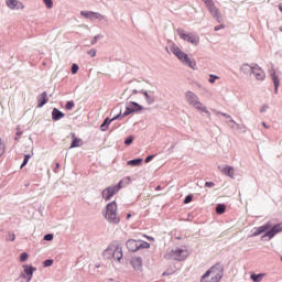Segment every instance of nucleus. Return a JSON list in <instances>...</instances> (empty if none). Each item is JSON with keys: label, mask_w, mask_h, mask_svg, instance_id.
Wrapping results in <instances>:
<instances>
[{"label": "nucleus", "mask_w": 282, "mask_h": 282, "mask_svg": "<svg viewBox=\"0 0 282 282\" xmlns=\"http://www.w3.org/2000/svg\"><path fill=\"white\" fill-rule=\"evenodd\" d=\"M187 249L176 248L167 252V259H174V261H185L188 258Z\"/></svg>", "instance_id": "8"}, {"label": "nucleus", "mask_w": 282, "mask_h": 282, "mask_svg": "<svg viewBox=\"0 0 282 282\" xmlns=\"http://www.w3.org/2000/svg\"><path fill=\"white\" fill-rule=\"evenodd\" d=\"M262 127H264V129H270V127L265 124V122H262Z\"/></svg>", "instance_id": "46"}, {"label": "nucleus", "mask_w": 282, "mask_h": 282, "mask_svg": "<svg viewBox=\"0 0 282 282\" xmlns=\"http://www.w3.org/2000/svg\"><path fill=\"white\" fill-rule=\"evenodd\" d=\"M140 164H142V159H134L128 161L129 166H140Z\"/></svg>", "instance_id": "24"}, {"label": "nucleus", "mask_w": 282, "mask_h": 282, "mask_svg": "<svg viewBox=\"0 0 282 282\" xmlns=\"http://www.w3.org/2000/svg\"><path fill=\"white\" fill-rule=\"evenodd\" d=\"M169 274H171V273L164 272V273H163V276H169Z\"/></svg>", "instance_id": "48"}, {"label": "nucleus", "mask_w": 282, "mask_h": 282, "mask_svg": "<svg viewBox=\"0 0 282 282\" xmlns=\"http://www.w3.org/2000/svg\"><path fill=\"white\" fill-rule=\"evenodd\" d=\"M267 234L263 237H269V239H272L275 235H279V232H282V223L278 224L272 227V223H267L256 229L253 232V237H259V235H263V232Z\"/></svg>", "instance_id": "2"}, {"label": "nucleus", "mask_w": 282, "mask_h": 282, "mask_svg": "<svg viewBox=\"0 0 282 282\" xmlns=\"http://www.w3.org/2000/svg\"><path fill=\"white\" fill-rule=\"evenodd\" d=\"M111 120V122H113V120H116V118H112V119H110Z\"/></svg>", "instance_id": "51"}, {"label": "nucleus", "mask_w": 282, "mask_h": 282, "mask_svg": "<svg viewBox=\"0 0 282 282\" xmlns=\"http://www.w3.org/2000/svg\"><path fill=\"white\" fill-rule=\"evenodd\" d=\"M53 263H54V260H45L44 261V267L50 268V265H52Z\"/></svg>", "instance_id": "38"}, {"label": "nucleus", "mask_w": 282, "mask_h": 282, "mask_svg": "<svg viewBox=\"0 0 282 282\" xmlns=\"http://www.w3.org/2000/svg\"><path fill=\"white\" fill-rule=\"evenodd\" d=\"M185 100L188 102V105H191V107H194V109H198V111H206V106L199 101V97H197L195 93H185Z\"/></svg>", "instance_id": "5"}, {"label": "nucleus", "mask_w": 282, "mask_h": 282, "mask_svg": "<svg viewBox=\"0 0 282 282\" xmlns=\"http://www.w3.org/2000/svg\"><path fill=\"white\" fill-rule=\"evenodd\" d=\"M44 6L48 8V10H52L54 8V2L52 0H43Z\"/></svg>", "instance_id": "28"}, {"label": "nucleus", "mask_w": 282, "mask_h": 282, "mask_svg": "<svg viewBox=\"0 0 282 282\" xmlns=\"http://www.w3.org/2000/svg\"><path fill=\"white\" fill-rule=\"evenodd\" d=\"M105 218L109 224H120V216H118V203H116V200L106 205Z\"/></svg>", "instance_id": "3"}, {"label": "nucleus", "mask_w": 282, "mask_h": 282, "mask_svg": "<svg viewBox=\"0 0 282 282\" xmlns=\"http://www.w3.org/2000/svg\"><path fill=\"white\" fill-rule=\"evenodd\" d=\"M62 118H65V113H63L57 108H54L52 111V119L56 121V120H61Z\"/></svg>", "instance_id": "22"}, {"label": "nucleus", "mask_w": 282, "mask_h": 282, "mask_svg": "<svg viewBox=\"0 0 282 282\" xmlns=\"http://www.w3.org/2000/svg\"><path fill=\"white\" fill-rule=\"evenodd\" d=\"M216 213L217 215H224V213H226V205L218 204L216 207Z\"/></svg>", "instance_id": "25"}, {"label": "nucleus", "mask_w": 282, "mask_h": 282, "mask_svg": "<svg viewBox=\"0 0 282 282\" xmlns=\"http://www.w3.org/2000/svg\"><path fill=\"white\" fill-rule=\"evenodd\" d=\"M78 69H79L78 65L77 64H73V66H72V74H78Z\"/></svg>", "instance_id": "34"}, {"label": "nucleus", "mask_w": 282, "mask_h": 282, "mask_svg": "<svg viewBox=\"0 0 282 282\" xmlns=\"http://www.w3.org/2000/svg\"><path fill=\"white\" fill-rule=\"evenodd\" d=\"M105 254L112 256V259L120 261V259H122V247L120 246V242L115 241L110 243L106 249Z\"/></svg>", "instance_id": "6"}, {"label": "nucleus", "mask_w": 282, "mask_h": 282, "mask_svg": "<svg viewBox=\"0 0 282 282\" xmlns=\"http://www.w3.org/2000/svg\"><path fill=\"white\" fill-rule=\"evenodd\" d=\"M47 93L44 91L37 97V107H43L44 105H47Z\"/></svg>", "instance_id": "20"}, {"label": "nucleus", "mask_w": 282, "mask_h": 282, "mask_svg": "<svg viewBox=\"0 0 282 282\" xmlns=\"http://www.w3.org/2000/svg\"><path fill=\"white\" fill-rule=\"evenodd\" d=\"M109 124H111V120L109 118L105 119L104 123L100 126L101 131H107Z\"/></svg>", "instance_id": "26"}, {"label": "nucleus", "mask_w": 282, "mask_h": 282, "mask_svg": "<svg viewBox=\"0 0 282 282\" xmlns=\"http://www.w3.org/2000/svg\"><path fill=\"white\" fill-rule=\"evenodd\" d=\"M156 191H162V186L159 185V186L156 187Z\"/></svg>", "instance_id": "49"}, {"label": "nucleus", "mask_w": 282, "mask_h": 282, "mask_svg": "<svg viewBox=\"0 0 282 282\" xmlns=\"http://www.w3.org/2000/svg\"><path fill=\"white\" fill-rule=\"evenodd\" d=\"M147 239H149V241H155V238L153 237H147Z\"/></svg>", "instance_id": "47"}, {"label": "nucleus", "mask_w": 282, "mask_h": 282, "mask_svg": "<svg viewBox=\"0 0 282 282\" xmlns=\"http://www.w3.org/2000/svg\"><path fill=\"white\" fill-rule=\"evenodd\" d=\"M52 239H54V235L52 234H47L44 236V241H52Z\"/></svg>", "instance_id": "36"}, {"label": "nucleus", "mask_w": 282, "mask_h": 282, "mask_svg": "<svg viewBox=\"0 0 282 282\" xmlns=\"http://www.w3.org/2000/svg\"><path fill=\"white\" fill-rule=\"evenodd\" d=\"M131 265L134 270H142V258H133Z\"/></svg>", "instance_id": "21"}, {"label": "nucleus", "mask_w": 282, "mask_h": 282, "mask_svg": "<svg viewBox=\"0 0 282 282\" xmlns=\"http://www.w3.org/2000/svg\"><path fill=\"white\" fill-rule=\"evenodd\" d=\"M65 108L69 111L74 109V101H67Z\"/></svg>", "instance_id": "31"}, {"label": "nucleus", "mask_w": 282, "mask_h": 282, "mask_svg": "<svg viewBox=\"0 0 282 282\" xmlns=\"http://www.w3.org/2000/svg\"><path fill=\"white\" fill-rule=\"evenodd\" d=\"M23 268H24L25 274H28V276H29L28 281H32V276H33L34 272H36V268L28 267V265H24Z\"/></svg>", "instance_id": "23"}, {"label": "nucleus", "mask_w": 282, "mask_h": 282, "mask_svg": "<svg viewBox=\"0 0 282 282\" xmlns=\"http://www.w3.org/2000/svg\"><path fill=\"white\" fill-rule=\"evenodd\" d=\"M127 219H131V214H128V215H127Z\"/></svg>", "instance_id": "50"}, {"label": "nucleus", "mask_w": 282, "mask_h": 282, "mask_svg": "<svg viewBox=\"0 0 282 282\" xmlns=\"http://www.w3.org/2000/svg\"><path fill=\"white\" fill-rule=\"evenodd\" d=\"M137 94H140L141 96H144L148 105H153V102H155V97L149 95V93H147L144 90L138 91L137 89H133L132 94L130 95V98H135Z\"/></svg>", "instance_id": "13"}, {"label": "nucleus", "mask_w": 282, "mask_h": 282, "mask_svg": "<svg viewBox=\"0 0 282 282\" xmlns=\"http://www.w3.org/2000/svg\"><path fill=\"white\" fill-rule=\"evenodd\" d=\"M6 3L10 10H23V8H25L23 2H19V0H6Z\"/></svg>", "instance_id": "15"}, {"label": "nucleus", "mask_w": 282, "mask_h": 282, "mask_svg": "<svg viewBox=\"0 0 282 282\" xmlns=\"http://www.w3.org/2000/svg\"><path fill=\"white\" fill-rule=\"evenodd\" d=\"M96 50L91 48L90 51L87 52L88 56H90L91 58H94V56H96Z\"/></svg>", "instance_id": "37"}, {"label": "nucleus", "mask_w": 282, "mask_h": 282, "mask_svg": "<svg viewBox=\"0 0 282 282\" xmlns=\"http://www.w3.org/2000/svg\"><path fill=\"white\" fill-rule=\"evenodd\" d=\"M216 80H219V76L216 75H209V83H215Z\"/></svg>", "instance_id": "32"}, {"label": "nucleus", "mask_w": 282, "mask_h": 282, "mask_svg": "<svg viewBox=\"0 0 282 282\" xmlns=\"http://www.w3.org/2000/svg\"><path fill=\"white\" fill-rule=\"evenodd\" d=\"M171 52L174 53L175 56L178 57L181 63H184V65H188L192 69H196L197 63L195 61H191L188 55L184 52H182L181 48H178L177 45L173 44L170 47Z\"/></svg>", "instance_id": "4"}, {"label": "nucleus", "mask_w": 282, "mask_h": 282, "mask_svg": "<svg viewBox=\"0 0 282 282\" xmlns=\"http://www.w3.org/2000/svg\"><path fill=\"white\" fill-rule=\"evenodd\" d=\"M30 158H32V155H30V154L24 155V160L21 165V169H23V166H25L28 164V162H30Z\"/></svg>", "instance_id": "29"}, {"label": "nucleus", "mask_w": 282, "mask_h": 282, "mask_svg": "<svg viewBox=\"0 0 282 282\" xmlns=\"http://www.w3.org/2000/svg\"><path fill=\"white\" fill-rule=\"evenodd\" d=\"M226 28L224 24H220L219 26H215L214 30L215 32H219V30H224Z\"/></svg>", "instance_id": "40"}, {"label": "nucleus", "mask_w": 282, "mask_h": 282, "mask_svg": "<svg viewBox=\"0 0 282 282\" xmlns=\"http://www.w3.org/2000/svg\"><path fill=\"white\" fill-rule=\"evenodd\" d=\"M80 14L82 17H85V19H90L91 21H94V19L102 20V14L94 11H82Z\"/></svg>", "instance_id": "16"}, {"label": "nucleus", "mask_w": 282, "mask_h": 282, "mask_svg": "<svg viewBox=\"0 0 282 282\" xmlns=\"http://www.w3.org/2000/svg\"><path fill=\"white\" fill-rule=\"evenodd\" d=\"M263 276H264V274H251V279H252L254 282H261V281H263Z\"/></svg>", "instance_id": "27"}, {"label": "nucleus", "mask_w": 282, "mask_h": 282, "mask_svg": "<svg viewBox=\"0 0 282 282\" xmlns=\"http://www.w3.org/2000/svg\"><path fill=\"white\" fill-rule=\"evenodd\" d=\"M124 144H127V147H129V144H133V137H128L124 141Z\"/></svg>", "instance_id": "35"}, {"label": "nucleus", "mask_w": 282, "mask_h": 282, "mask_svg": "<svg viewBox=\"0 0 282 282\" xmlns=\"http://www.w3.org/2000/svg\"><path fill=\"white\" fill-rule=\"evenodd\" d=\"M253 76L257 78V80H265V72L262 70V68L259 65H253L250 67Z\"/></svg>", "instance_id": "14"}, {"label": "nucleus", "mask_w": 282, "mask_h": 282, "mask_svg": "<svg viewBox=\"0 0 282 282\" xmlns=\"http://www.w3.org/2000/svg\"><path fill=\"white\" fill-rule=\"evenodd\" d=\"M218 169L220 170V173H223V175H227V177H235V167L226 165L225 167H220V165L218 166Z\"/></svg>", "instance_id": "18"}, {"label": "nucleus", "mask_w": 282, "mask_h": 282, "mask_svg": "<svg viewBox=\"0 0 282 282\" xmlns=\"http://www.w3.org/2000/svg\"><path fill=\"white\" fill-rule=\"evenodd\" d=\"M30 256L26 252L21 253L20 256V261L21 263H25V260L29 258Z\"/></svg>", "instance_id": "30"}, {"label": "nucleus", "mask_w": 282, "mask_h": 282, "mask_svg": "<svg viewBox=\"0 0 282 282\" xmlns=\"http://www.w3.org/2000/svg\"><path fill=\"white\" fill-rule=\"evenodd\" d=\"M120 188H122V181H120L115 186L106 187L101 193L102 199H105V202H109V199H111V197L116 195V193H118Z\"/></svg>", "instance_id": "10"}, {"label": "nucleus", "mask_w": 282, "mask_h": 282, "mask_svg": "<svg viewBox=\"0 0 282 282\" xmlns=\"http://www.w3.org/2000/svg\"><path fill=\"white\" fill-rule=\"evenodd\" d=\"M6 153V145L0 140V155H3Z\"/></svg>", "instance_id": "33"}, {"label": "nucleus", "mask_w": 282, "mask_h": 282, "mask_svg": "<svg viewBox=\"0 0 282 282\" xmlns=\"http://www.w3.org/2000/svg\"><path fill=\"white\" fill-rule=\"evenodd\" d=\"M70 138L73 140L70 143V149H76L78 147H83V144H84L83 139L76 137V133L72 132Z\"/></svg>", "instance_id": "17"}, {"label": "nucleus", "mask_w": 282, "mask_h": 282, "mask_svg": "<svg viewBox=\"0 0 282 282\" xmlns=\"http://www.w3.org/2000/svg\"><path fill=\"white\" fill-rule=\"evenodd\" d=\"M191 202H193V197L187 196L184 200V204H191Z\"/></svg>", "instance_id": "42"}, {"label": "nucleus", "mask_w": 282, "mask_h": 282, "mask_svg": "<svg viewBox=\"0 0 282 282\" xmlns=\"http://www.w3.org/2000/svg\"><path fill=\"white\" fill-rule=\"evenodd\" d=\"M205 186H206L207 188H213V186H215V184H214L213 182H206V183H205Z\"/></svg>", "instance_id": "41"}, {"label": "nucleus", "mask_w": 282, "mask_h": 282, "mask_svg": "<svg viewBox=\"0 0 282 282\" xmlns=\"http://www.w3.org/2000/svg\"><path fill=\"white\" fill-rule=\"evenodd\" d=\"M100 36L99 35H96L95 37H94V40L91 41V45H96V43H98V39H99Z\"/></svg>", "instance_id": "43"}, {"label": "nucleus", "mask_w": 282, "mask_h": 282, "mask_svg": "<svg viewBox=\"0 0 282 282\" xmlns=\"http://www.w3.org/2000/svg\"><path fill=\"white\" fill-rule=\"evenodd\" d=\"M141 248H151L149 242L141 241Z\"/></svg>", "instance_id": "39"}, {"label": "nucleus", "mask_w": 282, "mask_h": 282, "mask_svg": "<svg viewBox=\"0 0 282 282\" xmlns=\"http://www.w3.org/2000/svg\"><path fill=\"white\" fill-rule=\"evenodd\" d=\"M17 134H18V135H21V132H18Z\"/></svg>", "instance_id": "53"}, {"label": "nucleus", "mask_w": 282, "mask_h": 282, "mask_svg": "<svg viewBox=\"0 0 282 282\" xmlns=\"http://www.w3.org/2000/svg\"><path fill=\"white\" fill-rule=\"evenodd\" d=\"M270 76L273 80V84H274V87H275V94H276V91H279V85H280L279 75L276 74V70L271 69L270 70Z\"/></svg>", "instance_id": "19"}, {"label": "nucleus", "mask_w": 282, "mask_h": 282, "mask_svg": "<svg viewBox=\"0 0 282 282\" xmlns=\"http://www.w3.org/2000/svg\"><path fill=\"white\" fill-rule=\"evenodd\" d=\"M151 160H153V155H149V156L145 159V164H149V162H151Z\"/></svg>", "instance_id": "45"}, {"label": "nucleus", "mask_w": 282, "mask_h": 282, "mask_svg": "<svg viewBox=\"0 0 282 282\" xmlns=\"http://www.w3.org/2000/svg\"><path fill=\"white\" fill-rule=\"evenodd\" d=\"M202 1L205 4L206 9L208 10L209 14H212V17L216 19V21H218L219 23L221 21V11L219 10V8H217V4H215V1L213 0H202Z\"/></svg>", "instance_id": "7"}, {"label": "nucleus", "mask_w": 282, "mask_h": 282, "mask_svg": "<svg viewBox=\"0 0 282 282\" xmlns=\"http://www.w3.org/2000/svg\"><path fill=\"white\" fill-rule=\"evenodd\" d=\"M142 106L139 105L135 101H131L127 104L126 111L123 112V116H129L131 113H135V111H142Z\"/></svg>", "instance_id": "11"}, {"label": "nucleus", "mask_w": 282, "mask_h": 282, "mask_svg": "<svg viewBox=\"0 0 282 282\" xmlns=\"http://www.w3.org/2000/svg\"><path fill=\"white\" fill-rule=\"evenodd\" d=\"M177 34L183 41L192 43V45H199V35L193 33H186V31L178 29Z\"/></svg>", "instance_id": "9"}, {"label": "nucleus", "mask_w": 282, "mask_h": 282, "mask_svg": "<svg viewBox=\"0 0 282 282\" xmlns=\"http://www.w3.org/2000/svg\"><path fill=\"white\" fill-rule=\"evenodd\" d=\"M126 246L130 252H138L140 248H142V241L135 239H129L126 242Z\"/></svg>", "instance_id": "12"}, {"label": "nucleus", "mask_w": 282, "mask_h": 282, "mask_svg": "<svg viewBox=\"0 0 282 282\" xmlns=\"http://www.w3.org/2000/svg\"><path fill=\"white\" fill-rule=\"evenodd\" d=\"M17 239V236L14 234H9V241H14Z\"/></svg>", "instance_id": "44"}, {"label": "nucleus", "mask_w": 282, "mask_h": 282, "mask_svg": "<svg viewBox=\"0 0 282 282\" xmlns=\"http://www.w3.org/2000/svg\"><path fill=\"white\" fill-rule=\"evenodd\" d=\"M221 276H224V265L218 262L202 275L200 282H220Z\"/></svg>", "instance_id": "1"}, {"label": "nucleus", "mask_w": 282, "mask_h": 282, "mask_svg": "<svg viewBox=\"0 0 282 282\" xmlns=\"http://www.w3.org/2000/svg\"><path fill=\"white\" fill-rule=\"evenodd\" d=\"M58 166H59V164L57 163V164H56V169H58Z\"/></svg>", "instance_id": "52"}]
</instances>
